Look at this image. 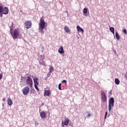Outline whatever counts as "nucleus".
<instances>
[{"instance_id":"1","label":"nucleus","mask_w":127,"mask_h":127,"mask_svg":"<svg viewBox=\"0 0 127 127\" xmlns=\"http://www.w3.org/2000/svg\"><path fill=\"white\" fill-rule=\"evenodd\" d=\"M10 33L13 38V39H17L21 38V34L19 29H15L13 30V22L11 23V25L9 26Z\"/></svg>"},{"instance_id":"2","label":"nucleus","mask_w":127,"mask_h":127,"mask_svg":"<svg viewBox=\"0 0 127 127\" xmlns=\"http://www.w3.org/2000/svg\"><path fill=\"white\" fill-rule=\"evenodd\" d=\"M46 23L44 21V17H42L40 20V23H39V30L40 32H41L42 34H44V31L43 29L46 27Z\"/></svg>"},{"instance_id":"3","label":"nucleus","mask_w":127,"mask_h":127,"mask_svg":"<svg viewBox=\"0 0 127 127\" xmlns=\"http://www.w3.org/2000/svg\"><path fill=\"white\" fill-rule=\"evenodd\" d=\"M33 80L34 81L35 88L38 92H39V88H38V86H39V78L37 76H35L33 77Z\"/></svg>"},{"instance_id":"4","label":"nucleus","mask_w":127,"mask_h":127,"mask_svg":"<svg viewBox=\"0 0 127 127\" xmlns=\"http://www.w3.org/2000/svg\"><path fill=\"white\" fill-rule=\"evenodd\" d=\"M25 83L28 86H29L30 88H32L33 86V81L32 80L31 76H28L26 77Z\"/></svg>"},{"instance_id":"5","label":"nucleus","mask_w":127,"mask_h":127,"mask_svg":"<svg viewBox=\"0 0 127 127\" xmlns=\"http://www.w3.org/2000/svg\"><path fill=\"white\" fill-rule=\"evenodd\" d=\"M115 103V100L114 98L111 97L109 100L108 110L109 112H111L112 110V107H114V103Z\"/></svg>"},{"instance_id":"6","label":"nucleus","mask_w":127,"mask_h":127,"mask_svg":"<svg viewBox=\"0 0 127 127\" xmlns=\"http://www.w3.org/2000/svg\"><path fill=\"white\" fill-rule=\"evenodd\" d=\"M69 122H70V120H69V118H65L64 121H62V127H65V126L66 127H68V126H69Z\"/></svg>"},{"instance_id":"7","label":"nucleus","mask_w":127,"mask_h":127,"mask_svg":"<svg viewBox=\"0 0 127 127\" xmlns=\"http://www.w3.org/2000/svg\"><path fill=\"white\" fill-rule=\"evenodd\" d=\"M25 28L26 29H29V28H31V26H32V22L31 21H25L24 22Z\"/></svg>"},{"instance_id":"8","label":"nucleus","mask_w":127,"mask_h":127,"mask_svg":"<svg viewBox=\"0 0 127 127\" xmlns=\"http://www.w3.org/2000/svg\"><path fill=\"white\" fill-rule=\"evenodd\" d=\"M101 100L103 103H106L107 102V96H106V94H105V92L104 91H101Z\"/></svg>"},{"instance_id":"9","label":"nucleus","mask_w":127,"mask_h":127,"mask_svg":"<svg viewBox=\"0 0 127 127\" xmlns=\"http://www.w3.org/2000/svg\"><path fill=\"white\" fill-rule=\"evenodd\" d=\"M29 87L25 86L22 90L23 95H26L28 94H29Z\"/></svg>"},{"instance_id":"10","label":"nucleus","mask_w":127,"mask_h":127,"mask_svg":"<svg viewBox=\"0 0 127 127\" xmlns=\"http://www.w3.org/2000/svg\"><path fill=\"white\" fill-rule=\"evenodd\" d=\"M8 11L9 10L7 7H4L2 10V13H3V14H7V13H8Z\"/></svg>"},{"instance_id":"11","label":"nucleus","mask_w":127,"mask_h":127,"mask_svg":"<svg viewBox=\"0 0 127 127\" xmlns=\"http://www.w3.org/2000/svg\"><path fill=\"white\" fill-rule=\"evenodd\" d=\"M58 51L59 53L60 54H63V53H64V48H63V46H60V48L59 49Z\"/></svg>"},{"instance_id":"12","label":"nucleus","mask_w":127,"mask_h":127,"mask_svg":"<svg viewBox=\"0 0 127 127\" xmlns=\"http://www.w3.org/2000/svg\"><path fill=\"white\" fill-rule=\"evenodd\" d=\"M40 116L42 119H45L46 118V113L45 112H41Z\"/></svg>"},{"instance_id":"13","label":"nucleus","mask_w":127,"mask_h":127,"mask_svg":"<svg viewBox=\"0 0 127 127\" xmlns=\"http://www.w3.org/2000/svg\"><path fill=\"white\" fill-rule=\"evenodd\" d=\"M51 93V92L50 91V90H46L44 92V95L45 96V97H46V96L49 97Z\"/></svg>"},{"instance_id":"14","label":"nucleus","mask_w":127,"mask_h":127,"mask_svg":"<svg viewBox=\"0 0 127 127\" xmlns=\"http://www.w3.org/2000/svg\"><path fill=\"white\" fill-rule=\"evenodd\" d=\"M76 28L78 32H82V33H84V29H83L82 28H80V26H77Z\"/></svg>"},{"instance_id":"15","label":"nucleus","mask_w":127,"mask_h":127,"mask_svg":"<svg viewBox=\"0 0 127 127\" xmlns=\"http://www.w3.org/2000/svg\"><path fill=\"white\" fill-rule=\"evenodd\" d=\"M64 30L66 32V33H70V32H71L70 29L66 26H64Z\"/></svg>"},{"instance_id":"16","label":"nucleus","mask_w":127,"mask_h":127,"mask_svg":"<svg viewBox=\"0 0 127 127\" xmlns=\"http://www.w3.org/2000/svg\"><path fill=\"white\" fill-rule=\"evenodd\" d=\"M7 104L8 106H9L10 107L12 106V104H13L12 100H11V99L9 98L7 99Z\"/></svg>"},{"instance_id":"17","label":"nucleus","mask_w":127,"mask_h":127,"mask_svg":"<svg viewBox=\"0 0 127 127\" xmlns=\"http://www.w3.org/2000/svg\"><path fill=\"white\" fill-rule=\"evenodd\" d=\"M109 30H110L111 32H112L114 35H115V28L113 27H110L109 28Z\"/></svg>"},{"instance_id":"18","label":"nucleus","mask_w":127,"mask_h":127,"mask_svg":"<svg viewBox=\"0 0 127 127\" xmlns=\"http://www.w3.org/2000/svg\"><path fill=\"white\" fill-rule=\"evenodd\" d=\"M83 12L84 14H85L86 16H87V13L88 12V8H84L83 10Z\"/></svg>"},{"instance_id":"19","label":"nucleus","mask_w":127,"mask_h":127,"mask_svg":"<svg viewBox=\"0 0 127 127\" xmlns=\"http://www.w3.org/2000/svg\"><path fill=\"white\" fill-rule=\"evenodd\" d=\"M49 70L50 73H52L54 71V67L52 65H51Z\"/></svg>"},{"instance_id":"20","label":"nucleus","mask_w":127,"mask_h":127,"mask_svg":"<svg viewBox=\"0 0 127 127\" xmlns=\"http://www.w3.org/2000/svg\"><path fill=\"white\" fill-rule=\"evenodd\" d=\"M115 36L117 40H120V35H119V33H118V32H117L115 33Z\"/></svg>"},{"instance_id":"21","label":"nucleus","mask_w":127,"mask_h":127,"mask_svg":"<svg viewBox=\"0 0 127 127\" xmlns=\"http://www.w3.org/2000/svg\"><path fill=\"white\" fill-rule=\"evenodd\" d=\"M115 82L116 85H119V84H120V80L118 78H115Z\"/></svg>"},{"instance_id":"22","label":"nucleus","mask_w":127,"mask_h":127,"mask_svg":"<svg viewBox=\"0 0 127 127\" xmlns=\"http://www.w3.org/2000/svg\"><path fill=\"white\" fill-rule=\"evenodd\" d=\"M3 8V7H2V5H1V4H0V13H2Z\"/></svg>"},{"instance_id":"23","label":"nucleus","mask_w":127,"mask_h":127,"mask_svg":"<svg viewBox=\"0 0 127 127\" xmlns=\"http://www.w3.org/2000/svg\"><path fill=\"white\" fill-rule=\"evenodd\" d=\"M123 32H124V33L125 34H127V29H124L123 30Z\"/></svg>"},{"instance_id":"24","label":"nucleus","mask_w":127,"mask_h":127,"mask_svg":"<svg viewBox=\"0 0 127 127\" xmlns=\"http://www.w3.org/2000/svg\"><path fill=\"white\" fill-rule=\"evenodd\" d=\"M62 83H64V84H67V81H66V80H63L62 81Z\"/></svg>"},{"instance_id":"25","label":"nucleus","mask_w":127,"mask_h":127,"mask_svg":"<svg viewBox=\"0 0 127 127\" xmlns=\"http://www.w3.org/2000/svg\"><path fill=\"white\" fill-rule=\"evenodd\" d=\"M59 89L61 90H62V88H61V83L59 84Z\"/></svg>"},{"instance_id":"26","label":"nucleus","mask_w":127,"mask_h":127,"mask_svg":"<svg viewBox=\"0 0 127 127\" xmlns=\"http://www.w3.org/2000/svg\"><path fill=\"white\" fill-rule=\"evenodd\" d=\"M108 115V112H106L105 113V120H106V119H107V116Z\"/></svg>"},{"instance_id":"27","label":"nucleus","mask_w":127,"mask_h":127,"mask_svg":"<svg viewBox=\"0 0 127 127\" xmlns=\"http://www.w3.org/2000/svg\"><path fill=\"white\" fill-rule=\"evenodd\" d=\"M39 125V124H38V123L36 122L35 123V127H38V125Z\"/></svg>"},{"instance_id":"28","label":"nucleus","mask_w":127,"mask_h":127,"mask_svg":"<svg viewBox=\"0 0 127 127\" xmlns=\"http://www.w3.org/2000/svg\"><path fill=\"white\" fill-rule=\"evenodd\" d=\"M2 78V74H0V80H1Z\"/></svg>"},{"instance_id":"29","label":"nucleus","mask_w":127,"mask_h":127,"mask_svg":"<svg viewBox=\"0 0 127 127\" xmlns=\"http://www.w3.org/2000/svg\"><path fill=\"white\" fill-rule=\"evenodd\" d=\"M2 101H3V102H5V98H3L2 99Z\"/></svg>"},{"instance_id":"30","label":"nucleus","mask_w":127,"mask_h":127,"mask_svg":"<svg viewBox=\"0 0 127 127\" xmlns=\"http://www.w3.org/2000/svg\"><path fill=\"white\" fill-rule=\"evenodd\" d=\"M0 17H2V13H0Z\"/></svg>"},{"instance_id":"31","label":"nucleus","mask_w":127,"mask_h":127,"mask_svg":"<svg viewBox=\"0 0 127 127\" xmlns=\"http://www.w3.org/2000/svg\"><path fill=\"white\" fill-rule=\"evenodd\" d=\"M87 116L88 117V118H90V117H91V115H90V114H88V115H87Z\"/></svg>"}]
</instances>
